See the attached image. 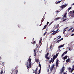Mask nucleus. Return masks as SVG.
Instances as JSON below:
<instances>
[{
  "instance_id": "7",
  "label": "nucleus",
  "mask_w": 74,
  "mask_h": 74,
  "mask_svg": "<svg viewBox=\"0 0 74 74\" xmlns=\"http://www.w3.org/2000/svg\"><path fill=\"white\" fill-rule=\"evenodd\" d=\"M58 33V30H57L56 31H53V33L52 34V35L54 36V35H55L56 33Z\"/></svg>"
},
{
  "instance_id": "21",
  "label": "nucleus",
  "mask_w": 74,
  "mask_h": 74,
  "mask_svg": "<svg viewBox=\"0 0 74 74\" xmlns=\"http://www.w3.org/2000/svg\"><path fill=\"white\" fill-rule=\"evenodd\" d=\"M55 58H56V56H53V59H55Z\"/></svg>"
},
{
  "instance_id": "35",
  "label": "nucleus",
  "mask_w": 74,
  "mask_h": 74,
  "mask_svg": "<svg viewBox=\"0 0 74 74\" xmlns=\"http://www.w3.org/2000/svg\"><path fill=\"white\" fill-rule=\"evenodd\" d=\"M56 66H58V63H56Z\"/></svg>"
},
{
  "instance_id": "44",
  "label": "nucleus",
  "mask_w": 74,
  "mask_h": 74,
  "mask_svg": "<svg viewBox=\"0 0 74 74\" xmlns=\"http://www.w3.org/2000/svg\"><path fill=\"white\" fill-rule=\"evenodd\" d=\"M53 32V31H51V32H50V33H52V32Z\"/></svg>"
},
{
  "instance_id": "41",
  "label": "nucleus",
  "mask_w": 74,
  "mask_h": 74,
  "mask_svg": "<svg viewBox=\"0 0 74 74\" xmlns=\"http://www.w3.org/2000/svg\"><path fill=\"white\" fill-rule=\"evenodd\" d=\"M36 41H34V42H33V44H36Z\"/></svg>"
},
{
  "instance_id": "54",
  "label": "nucleus",
  "mask_w": 74,
  "mask_h": 74,
  "mask_svg": "<svg viewBox=\"0 0 74 74\" xmlns=\"http://www.w3.org/2000/svg\"><path fill=\"white\" fill-rule=\"evenodd\" d=\"M18 27H21V25H18Z\"/></svg>"
},
{
  "instance_id": "46",
  "label": "nucleus",
  "mask_w": 74,
  "mask_h": 74,
  "mask_svg": "<svg viewBox=\"0 0 74 74\" xmlns=\"http://www.w3.org/2000/svg\"><path fill=\"white\" fill-rule=\"evenodd\" d=\"M39 67L41 66V64H40V63L39 64Z\"/></svg>"
},
{
  "instance_id": "13",
  "label": "nucleus",
  "mask_w": 74,
  "mask_h": 74,
  "mask_svg": "<svg viewBox=\"0 0 74 74\" xmlns=\"http://www.w3.org/2000/svg\"><path fill=\"white\" fill-rule=\"evenodd\" d=\"M28 64V62H27V63L25 64L26 66H27V69H28V70H29V68H28V65H27Z\"/></svg>"
},
{
  "instance_id": "14",
  "label": "nucleus",
  "mask_w": 74,
  "mask_h": 74,
  "mask_svg": "<svg viewBox=\"0 0 74 74\" xmlns=\"http://www.w3.org/2000/svg\"><path fill=\"white\" fill-rule=\"evenodd\" d=\"M74 68H72L71 69V70L70 71V72H71V73H72V72H73V71H74Z\"/></svg>"
},
{
  "instance_id": "51",
  "label": "nucleus",
  "mask_w": 74,
  "mask_h": 74,
  "mask_svg": "<svg viewBox=\"0 0 74 74\" xmlns=\"http://www.w3.org/2000/svg\"><path fill=\"white\" fill-rule=\"evenodd\" d=\"M63 38H62L60 40H63Z\"/></svg>"
},
{
  "instance_id": "49",
  "label": "nucleus",
  "mask_w": 74,
  "mask_h": 74,
  "mask_svg": "<svg viewBox=\"0 0 74 74\" xmlns=\"http://www.w3.org/2000/svg\"><path fill=\"white\" fill-rule=\"evenodd\" d=\"M56 63H58V60H57Z\"/></svg>"
},
{
  "instance_id": "40",
  "label": "nucleus",
  "mask_w": 74,
  "mask_h": 74,
  "mask_svg": "<svg viewBox=\"0 0 74 74\" xmlns=\"http://www.w3.org/2000/svg\"><path fill=\"white\" fill-rule=\"evenodd\" d=\"M47 25H48V24H49V22L48 21L47 22Z\"/></svg>"
},
{
  "instance_id": "55",
  "label": "nucleus",
  "mask_w": 74,
  "mask_h": 74,
  "mask_svg": "<svg viewBox=\"0 0 74 74\" xmlns=\"http://www.w3.org/2000/svg\"><path fill=\"white\" fill-rule=\"evenodd\" d=\"M58 26H57V25L56 27V28H58Z\"/></svg>"
},
{
  "instance_id": "56",
  "label": "nucleus",
  "mask_w": 74,
  "mask_h": 74,
  "mask_svg": "<svg viewBox=\"0 0 74 74\" xmlns=\"http://www.w3.org/2000/svg\"><path fill=\"white\" fill-rule=\"evenodd\" d=\"M47 72H49V69H48V70H47Z\"/></svg>"
},
{
  "instance_id": "63",
  "label": "nucleus",
  "mask_w": 74,
  "mask_h": 74,
  "mask_svg": "<svg viewBox=\"0 0 74 74\" xmlns=\"http://www.w3.org/2000/svg\"><path fill=\"white\" fill-rule=\"evenodd\" d=\"M32 44H33V42H31Z\"/></svg>"
},
{
  "instance_id": "24",
  "label": "nucleus",
  "mask_w": 74,
  "mask_h": 74,
  "mask_svg": "<svg viewBox=\"0 0 74 74\" xmlns=\"http://www.w3.org/2000/svg\"><path fill=\"white\" fill-rule=\"evenodd\" d=\"M60 18H61V17L57 18L56 19V20H58V19H60Z\"/></svg>"
},
{
  "instance_id": "1",
  "label": "nucleus",
  "mask_w": 74,
  "mask_h": 74,
  "mask_svg": "<svg viewBox=\"0 0 74 74\" xmlns=\"http://www.w3.org/2000/svg\"><path fill=\"white\" fill-rule=\"evenodd\" d=\"M30 57H31V56H30L29 57V58L28 60V62H29L28 68H31V66H32V63H31V62H32V60H31V58H30Z\"/></svg>"
},
{
  "instance_id": "23",
  "label": "nucleus",
  "mask_w": 74,
  "mask_h": 74,
  "mask_svg": "<svg viewBox=\"0 0 74 74\" xmlns=\"http://www.w3.org/2000/svg\"><path fill=\"white\" fill-rule=\"evenodd\" d=\"M70 9H71V7H70L68 9V11H69V10H70Z\"/></svg>"
},
{
  "instance_id": "9",
  "label": "nucleus",
  "mask_w": 74,
  "mask_h": 74,
  "mask_svg": "<svg viewBox=\"0 0 74 74\" xmlns=\"http://www.w3.org/2000/svg\"><path fill=\"white\" fill-rule=\"evenodd\" d=\"M66 61L67 63L68 62H70V58H68L66 60Z\"/></svg>"
},
{
  "instance_id": "48",
  "label": "nucleus",
  "mask_w": 74,
  "mask_h": 74,
  "mask_svg": "<svg viewBox=\"0 0 74 74\" xmlns=\"http://www.w3.org/2000/svg\"><path fill=\"white\" fill-rule=\"evenodd\" d=\"M74 36V34H72L71 35V36Z\"/></svg>"
},
{
  "instance_id": "50",
  "label": "nucleus",
  "mask_w": 74,
  "mask_h": 74,
  "mask_svg": "<svg viewBox=\"0 0 74 74\" xmlns=\"http://www.w3.org/2000/svg\"><path fill=\"white\" fill-rule=\"evenodd\" d=\"M70 49H71V48L70 47V48H69V51H70Z\"/></svg>"
},
{
  "instance_id": "17",
  "label": "nucleus",
  "mask_w": 74,
  "mask_h": 74,
  "mask_svg": "<svg viewBox=\"0 0 74 74\" xmlns=\"http://www.w3.org/2000/svg\"><path fill=\"white\" fill-rule=\"evenodd\" d=\"M52 58H51V60H49V63H52Z\"/></svg>"
},
{
  "instance_id": "15",
  "label": "nucleus",
  "mask_w": 74,
  "mask_h": 74,
  "mask_svg": "<svg viewBox=\"0 0 74 74\" xmlns=\"http://www.w3.org/2000/svg\"><path fill=\"white\" fill-rule=\"evenodd\" d=\"M67 57H68V56H66L65 57H64V60H65V59H66L67 58Z\"/></svg>"
},
{
  "instance_id": "6",
  "label": "nucleus",
  "mask_w": 74,
  "mask_h": 74,
  "mask_svg": "<svg viewBox=\"0 0 74 74\" xmlns=\"http://www.w3.org/2000/svg\"><path fill=\"white\" fill-rule=\"evenodd\" d=\"M67 16V13H66L63 16V17L61 18L62 19H63L64 18H66Z\"/></svg>"
},
{
  "instance_id": "26",
  "label": "nucleus",
  "mask_w": 74,
  "mask_h": 74,
  "mask_svg": "<svg viewBox=\"0 0 74 74\" xmlns=\"http://www.w3.org/2000/svg\"><path fill=\"white\" fill-rule=\"evenodd\" d=\"M67 18H65L63 20V21H66V20H67Z\"/></svg>"
},
{
  "instance_id": "28",
  "label": "nucleus",
  "mask_w": 74,
  "mask_h": 74,
  "mask_svg": "<svg viewBox=\"0 0 74 74\" xmlns=\"http://www.w3.org/2000/svg\"><path fill=\"white\" fill-rule=\"evenodd\" d=\"M52 23H53V22H52L49 25V26H50V25H52Z\"/></svg>"
},
{
  "instance_id": "31",
  "label": "nucleus",
  "mask_w": 74,
  "mask_h": 74,
  "mask_svg": "<svg viewBox=\"0 0 74 74\" xmlns=\"http://www.w3.org/2000/svg\"><path fill=\"white\" fill-rule=\"evenodd\" d=\"M61 41V40H59L57 41V42H59V41Z\"/></svg>"
},
{
  "instance_id": "36",
  "label": "nucleus",
  "mask_w": 74,
  "mask_h": 74,
  "mask_svg": "<svg viewBox=\"0 0 74 74\" xmlns=\"http://www.w3.org/2000/svg\"><path fill=\"white\" fill-rule=\"evenodd\" d=\"M52 47V45H51L50 46V49H51Z\"/></svg>"
},
{
  "instance_id": "22",
  "label": "nucleus",
  "mask_w": 74,
  "mask_h": 74,
  "mask_svg": "<svg viewBox=\"0 0 74 74\" xmlns=\"http://www.w3.org/2000/svg\"><path fill=\"white\" fill-rule=\"evenodd\" d=\"M71 68H70V67H69L68 68V69L69 71V72H70V71H71V70H71Z\"/></svg>"
},
{
  "instance_id": "45",
  "label": "nucleus",
  "mask_w": 74,
  "mask_h": 74,
  "mask_svg": "<svg viewBox=\"0 0 74 74\" xmlns=\"http://www.w3.org/2000/svg\"><path fill=\"white\" fill-rule=\"evenodd\" d=\"M60 2H61V1H58V3H60Z\"/></svg>"
},
{
  "instance_id": "27",
  "label": "nucleus",
  "mask_w": 74,
  "mask_h": 74,
  "mask_svg": "<svg viewBox=\"0 0 74 74\" xmlns=\"http://www.w3.org/2000/svg\"><path fill=\"white\" fill-rule=\"evenodd\" d=\"M58 38H58V39H59V38H61V36H58L57 37Z\"/></svg>"
},
{
  "instance_id": "33",
  "label": "nucleus",
  "mask_w": 74,
  "mask_h": 74,
  "mask_svg": "<svg viewBox=\"0 0 74 74\" xmlns=\"http://www.w3.org/2000/svg\"><path fill=\"white\" fill-rule=\"evenodd\" d=\"M16 74H18V71L17 70L16 71Z\"/></svg>"
},
{
  "instance_id": "8",
  "label": "nucleus",
  "mask_w": 74,
  "mask_h": 74,
  "mask_svg": "<svg viewBox=\"0 0 74 74\" xmlns=\"http://www.w3.org/2000/svg\"><path fill=\"white\" fill-rule=\"evenodd\" d=\"M37 50V49H35L34 50V56L35 57L36 56V50Z\"/></svg>"
},
{
  "instance_id": "37",
  "label": "nucleus",
  "mask_w": 74,
  "mask_h": 74,
  "mask_svg": "<svg viewBox=\"0 0 74 74\" xmlns=\"http://www.w3.org/2000/svg\"><path fill=\"white\" fill-rule=\"evenodd\" d=\"M52 60H52V63H53V62H54V60H55V59H53H53H52Z\"/></svg>"
},
{
  "instance_id": "61",
  "label": "nucleus",
  "mask_w": 74,
  "mask_h": 74,
  "mask_svg": "<svg viewBox=\"0 0 74 74\" xmlns=\"http://www.w3.org/2000/svg\"><path fill=\"white\" fill-rule=\"evenodd\" d=\"M41 70V69L40 68L39 70Z\"/></svg>"
},
{
  "instance_id": "32",
  "label": "nucleus",
  "mask_w": 74,
  "mask_h": 74,
  "mask_svg": "<svg viewBox=\"0 0 74 74\" xmlns=\"http://www.w3.org/2000/svg\"><path fill=\"white\" fill-rule=\"evenodd\" d=\"M36 48H38V44H36Z\"/></svg>"
},
{
  "instance_id": "64",
  "label": "nucleus",
  "mask_w": 74,
  "mask_h": 74,
  "mask_svg": "<svg viewBox=\"0 0 74 74\" xmlns=\"http://www.w3.org/2000/svg\"><path fill=\"white\" fill-rule=\"evenodd\" d=\"M33 40H34V38H33Z\"/></svg>"
},
{
  "instance_id": "38",
  "label": "nucleus",
  "mask_w": 74,
  "mask_h": 74,
  "mask_svg": "<svg viewBox=\"0 0 74 74\" xmlns=\"http://www.w3.org/2000/svg\"><path fill=\"white\" fill-rule=\"evenodd\" d=\"M40 72H41V70H39L38 74H40Z\"/></svg>"
},
{
  "instance_id": "20",
  "label": "nucleus",
  "mask_w": 74,
  "mask_h": 74,
  "mask_svg": "<svg viewBox=\"0 0 74 74\" xmlns=\"http://www.w3.org/2000/svg\"><path fill=\"white\" fill-rule=\"evenodd\" d=\"M67 28H68V27H66V28H64V31L63 32V33H64L66 31V30H65L66 29H67Z\"/></svg>"
},
{
  "instance_id": "58",
  "label": "nucleus",
  "mask_w": 74,
  "mask_h": 74,
  "mask_svg": "<svg viewBox=\"0 0 74 74\" xmlns=\"http://www.w3.org/2000/svg\"><path fill=\"white\" fill-rule=\"evenodd\" d=\"M57 26H58V27H59V25H57Z\"/></svg>"
},
{
  "instance_id": "53",
  "label": "nucleus",
  "mask_w": 74,
  "mask_h": 74,
  "mask_svg": "<svg viewBox=\"0 0 74 74\" xmlns=\"http://www.w3.org/2000/svg\"><path fill=\"white\" fill-rule=\"evenodd\" d=\"M58 56V54H56V57H57V56Z\"/></svg>"
},
{
  "instance_id": "60",
  "label": "nucleus",
  "mask_w": 74,
  "mask_h": 74,
  "mask_svg": "<svg viewBox=\"0 0 74 74\" xmlns=\"http://www.w3.org/2000/svg\"><path fill=\"white\" fill-rule=\"evenodd\" d=\"M63 74H66V73H63Z\"/></svg>"
},
{
  "instance_id": "2",
  "label": "nucleus",
  "mask_w": 74,
  "mask_h": 74,
  "mask_svg": "<svg viewBox=\"0 0 74 74\" xmlns=\"http://www.w3.org/2000/svg\"><path fill=\"white\" fill-rule=\"evenodd\" d=\"M69 14H70V16L71 17H73L74 16V10L70 11Z\"/></svg>"
},
{
  "instance_id": "43",
  "label": "nucleus",
  "mask_w": 74,
  "mask_h": 74,
  "mask_svg": "<svg viewBox=\"0 0 74 74\" xmlns=\"http://www.w3.org/2000/svg\"><path fill=\"white\" fill-rule=\"evenodd\" d=\"M47 58V59L48 60H49V57H47V58Z\"/></svg>"
},
{
  "instance_id": "62",
  "label": "nucleus",
  "mask_w": 74,
  "mask_h": 74,
  "mask_svg": "<svg viewBox=\"0 0 74 74\" xmlns=\"http://www.w3.org/2000/svg\"><path fill=\"white\" fill-rule=\"evenodd\" d=\"M73 5H74V3H73Z\"/></svg>"
},
{
  "instance_id": "52",
  "label": "nucleus",
  "mask_w": 74,
  "mask_h": 74,
  "mask_svg": "<svg viewBox=\"0 0 74 74\" xmlns=\"http://www.w3.org/2000/svg\"><path fill=\"white\" fill-rule=\"evenodd\" d=\"M72 67H73V68L74 69V65Z\"/></svg>"
},
{
  "instance_id": "16",
  "label": "nucleus",
  "mask_w": 74,
  "mask_h": 74,
  "mask_svg": "<svg viewBox=\"0 0 74 74\" xmlns=\"http://www.w3.org/2000/svg\"><path fill=\"white\" fill-rule=\"evenodd\" d=\"M33 71L34 73H35V74H37V71L36 70L35 71L34 70H33Z\"/></svg>"
},
{
  "instance_id": "47",
  "label": "nucleus",
  "mask_w": 74,
  "mask_h": 74,
  "mask_svg": "<svg viewBox=\"0 0 74 74\" xmlns=\"http://www.w3.org/2000/svg\"><path fill=\"white\" fill-rule=\"evenodd\" d=\"M64 53H63L62 55V56H64Z\"/></svg>"
},
{
  "instance_id": "42",
  "label": "nucleus",
  "mask_w": 74,
  "mask_h": 74,
  "mask_svg": "<svg viewBox=\"0 0 74 74\" xmlns=\"http://www.w3.org/2000/svg\"><path fill=\"white\" fill-rule=\"evenodd\" d=\"M47 57H48V56H47V55H45V58H47Z\"/></svg>"
},
{
  "instance_id": "25",
  "label": "nucleus",
  "mask_w": 74,
  "mask_h": 74,
  "mask_svg": "<svg viewBox=\"0 0 74 74\" xmlns=\"http://www.w3.org/2000/svg\"><path fill=\"white\" fill-rule=\"evenodd\" d=\"M67 53V51H66L64 53V55H65V54Z\"/></svg>"
},
{
  "instance_id": "4",
  "label": "nucleus",
  "mask_w": 74,
  "mask_h": 74,
  "mask_svg": "<svg viewBox=\"0 0 74 74\" xmlns=\"http://www.w3.org/2000/svg\"><path fill=\"white\" fill-rule=\"evenodd\" d=\"M54 67H55V65L53 64L51 66V67L50 69V73H52V70H53V69H54Z\"/></svg>"
},
{
  "instance_id": "30",
  "label": "nucleus",
  "mask_w": 74,
  "mask_h": 74,
  "mask_svg": "<svg viewBox=\"0 0 74 74\" xmlns=\"http://www.w3.org/2000/svg\"><path fill=\"white\" fill-rule=\"evenodd\" d=\"M73 28L72 27L71 28V29H69L68 30V31H70V30H72V29H73Z\"/></svg>"
},
{
  "instance_id": "29",
  "label": "nucleus",
  "mask_w": 74,
  "mask_h": 74,
  "mask_svg": "<svg viewBox=\"0 0 74 74\" xmlns=\"http://www.w3.org/2000/svg\"><path fill=\"white\" fill-rule=\"evenodd\" d=\"M47 34V32H45V33H44V34H43L44 36H45V34Z\"/></svg>"
},
{
  "instance_id": "57",
  "label": "nucleus",
  "mask_w": 74,
  "mask_h": 74,
  "mask_svg": "<svg viewBox=\"0 0 74 74\" xmlns=\"http://www.w3.org/2000/svg\"><path fill=\"white\" fill-rule=\"evenodd\" d=\"M56 12H57V13H58V12H59V11H56Z\"/></svg>"
},
{
  "instance_id": "5",
  "label": "nucleus",
  "mask_w": 74,
  "mask_h": 74,
  "mask_svg": "<svg viewBox=\"0 0 74 74\" xmlns=\"http://www.w3.org/2000/svg\"><path fill=\"white\" fill-rule=\"evenodd\" d=\"M64 66L62 68V69L61 70H60V74H62L63 73V71H64Z\"/></svg>"
},
{
  "instance_id": "59",
  "label": "nucleus",
  "mask_w": 74,
  "mask_h": 74,
  "mask_svg": "<svg viewBox=\"0 0 74 74\" xmlns=\"http://www.w3.org/2000/svg\"><path fill=\"white\" fill-rule=\"evenodd\" d=\"M40 69H41V66H40Z\"/></svg>"
},
{
  "instance_id": "39",
  "label": "nucleus",
  "mask_w": 74,
  "mask_h": 74,
  "mask_svg": "<svg viewBox=\"0 0 74 74\" xmlns=\"http://www.w3.org/2000/svg\"><path fill=\"white\" fill-rule=\"evenodd\" d=\"M38 70V68H37L36 69L35 71L37 72V71Z\"/></svg>"
},
{
  "instance_id": "12",
  "label": "nucleus",
  "mask_w": 74,
  "mask_h": 74,
  "mask_svg": "<svg viewBox=\"0 0 74 74\" xmlns=\"http://www.w3.org/2000/svg\"><path fill=\"white\" fill-rule=\"evenodd\" d=\"M35 61L36 62H37V63H38L39 62V59H35Z\"/></svg>"
},
{
  "instance_id": "34",
  "label": "nucleus",
  "mask_w": 74,
  "mask_h": 74,
  "mask_svg": "<svg viewBox=\"0 0 74 74\" xmlns=\"http://www.w3.org/2000/svg\"><path fill=\"white\" fill-rule=\"evenodd\" d=\"M49 55V53H47L46 55L47 56H48Z\"/></svg>"
},
{
  "instance_id": "11",
  "label": "nucleus",
  "mask_w": 74,
  "mask_h": 74,
  "mask_svg": "<svg viewBox=\"0 0 74 74\" xmlns=\"http://www.w3.org/2000/svg\"><path fill=\"white\" fill-rule=\"evenodd\" d=\"M64 45V44L61 45V46L58 47V48H62Z\"/></svg>"
},
{
  "instance_id": "3",
  "label": "nucleus",
  "mask_w": 74,
  "mask_h": 74,
  "mask_svg": "<svg viewBox=\"0 0 74 74\" xmlns=\"http://www.w3.org/2000/svg\"><path fill=\"white\" fill-rule=\"evenodd\" d=\"M66 7H67V4H65V5H61L60 6V8H62L61 10H63V8H64Z\"/></svg>"
},
{
  "instance_id": "10",
  "label": "nucleus",
  "mask_w": 74,
  "mask_h": 74,
  "mask_svg": "<svg viewBox=\"0 0 74 74\" xmlns=\"http://www.w3.org/2000/svg\"><path fill=\"white\" fill-rule=\"evenodd\" d=\"M47 26V25H45V26L44 27V28L42 29V30H44V29H45Z\"/></svg>"
},
{
  "instance_id": "19",
  "label": "nucleus",
  "mask_w": 74,
  "mask_h": 74,
  "mask_svg": "<svg viewBox=\"0 0 74 74\" xmlns=\"http://www.w3.org/2000/svg\"><path fill=\"white\" fill-rule=\"evenodd\" d=\"M44 19H45V18H44L43 17L42 18V19L41 21V22H43V21H44Z\"/></svg>"
},
{
  "instance_id": "18",
  "label": "nucleus",
  "mask_w": 74,
  "mask_h": 74,
  "mask_svg": "<svg viewBox=\"0 0 74 74\" xmlns=\"http://www.w3.org/2000/svg\"><path fill=\"white\" fill-rule=\"evenodd\" d=\"M41 41H42V38H40V41H39V44H41Z\"/></svg>"
}]
</instances>
